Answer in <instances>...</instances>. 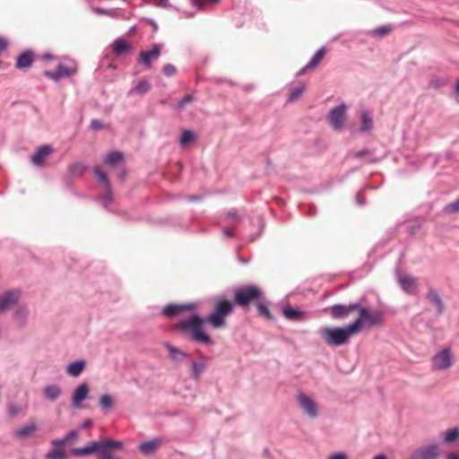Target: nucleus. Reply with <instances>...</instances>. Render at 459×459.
<instances>
[{
  "instance_id": "20",
  "label": "nucleus",
  "mask_w": 459,
  "mask_h": 459,
  "mask_svg": "<svg viewBox=\"0 0 459 459\" xmlns=\"http://www.w3.org/2000/svg\"><path fill=\"white\" fill-rule=\"evenodd\" d=\"M85 365L83 359L74 361L67 366L66 373L71 377H77L83 371Z\"/></svg>"
},
{
  "instance_id": "58",
  "label": "nucleus",
  "mask_w": 459,
  "mask_h": 459,
  "mask_svg": "<svg viewBox=\"0 0 459 459\" xmlns=\"http://www.w3.org/2000/svg\"><path fill=\"white\" fill-rule=\"evenodd\" d=\"M373 459H387V456L384 454H379L376 455Z\"/></svg>"
},
{
  "instance_id": "19",
  "label": "nucleus",
  "mask_w": 459,
  "mask_h": 459,
  "mask_svg": "<svg viewBox=\"0 0 459 459\" xmlns=\"http://www.w3.org/2000/svg\"><path fill=\"white\" fill-rule=\"evenodd\" d=\"M282 313L284 316L289 320L293 321H303L306 319V315L303 311L299 308L291 307L290 306H286L282 309Z\"/></svg>"
},
{
  "instance_id": "3",
  "label": "nucleus",
  "mask_w": 459,
  "mask_h": 459,
  "mask_svg": "<svg viewBox=\"0 0 459 459\" xmlns=\"http://www.w3.org/2000/svg\"><path fill=\"white\" fill-rule=\"evenodd\" d=\"M454 364V355L450 348H445L431 358V368L435 371H444Z\"/></svg>"
},
{
  "instance_id": "60",
  "label": "nucleus",
  "mask_w": 459,
  "mask_h": 459,
  "mask_svg": "<svg viewBox=\"0 0 459 459\" xmlns=\"http://www.w3.org/2000/svg\"><path fill=\"white\" fill-rule=\"evenodd\" d=\"M44 57H45V59H47V60H49V59H51V58H52V56H51V55H50V54H46V55L44 56Z\"/></svg>"
},
{
  "instance_id": "47",
  "label": "nucleus",
  "mask_w": 459,
  "mask_h": 459,
  "mask_svg": "<svg viewBox=\"0 0 459 459\" xmlns=\"http://www.w3.org/2000/svg\"><path fill=\"white\" fill-rule=\"evenodd\" d=\"M44 75L53 81H59L60 78H59V75H58V73L57 71L56 72H53V71H45L44 72Z\"/></svg>"
},
{
  "instance_id": "55",
  "label": "nucleus",
  "mask_w": 459,
  "mask_h": 459,
  "mask_svg": "<svg viewBox=\"0 0 459 459\" xmlns=\"http://www.w3.org/2000/svg\"><path fill=\"white\" fill-rule=\"evenodd\" d=\"M97 13H100V14H108L109 12L105 10V9H100V8H96L94 10Z\"/></svg>"
},
{
  "instance_id": "27",
  "label": "nucleus",
  "mask_w": 459,
  "mask_h": 459,
  "mask_svg": "<svg viewBox=\"0 0 459 459\" xmlns=\"http://www.w3.org/2000/svg\"><path fill=\"white\" fill-rule=\"evenodd\" d=\"M46 454L45 457L47 459H67V455L61 446H56Z\"/></svg>"
},
{
  "instance_id": "26",
  "label": "nucleus",
  "mask_w": 459,
  "mask_h": 459,
  "mask_svg": "<svg viewBox=\"0 0 459 459\" xmlns=\"http://www.w3.org/2000/svg\"><path fill=\"white\" fill-rule=\"evenodd\" d=\"M168 351L169 352V357L171 359L176 361H181L187 357V353L172 346L171 344H166Z\"/></svg>"
},
{
  "instance_id": "45",
  "label": "nucleus",
  "mask_w": 459,
  "mask_h": 459,
  "mask_svg": "<svg viewBox=\"0 0 459 459\" xmlns=\"http://www.w3.org/2000/svg\"><path fill=\"white\" fill-rule=\"evenodd\" d=\"M176 67L171 64H167L163 66V74L166 76H172L176 74Z\"/></svg>"
},
{
  "instance_id": "15",
  "label": "nucleus",
  "mask_w": 459,
  "mask_h": 459,
  "mask_svg": "<svg viewBox=\"0 0 459 459\" xmlns=\"http://www.w3.org/2000/svg\"><path fill=\"white\" fill-rule=\"evenodd\" d=\"M162 439L161 438H154L150 441L143 442L139 445V451L143 453V455H149L158 449V447L161 445Z\"/></svg>"
},
{
  "instance_id": "7",
  "label": "nucleus",
  "mask_w": 459,
  "mask_h": 459,
  "mask_svg": "<svg viewBox=\"0 0 459 459\" xmlns=\"http://www.w3.org/2000/svg\"><path fill=\"white\" fill-rule=\"evenodd\" d=\"M299 406L302 411L310 418H316L318 415V410L316 402L308 395L300 393L296 396Z\"/></svg>"
},
{
  "instance_id": "42",
  "label": "nucleus",
  "mask_w": 459,
  "mask_h": 459,
  "mask_svg": "<svg viewBox=\"0 0 459 459\" xmlns=\"http://www.w3.org/2000/svg\"><path fill=\"white\" fill-rule=\"evenodd\" d=\"M220 0H192L193 5L199 10L203 9L205 4H217Z\"/></svg>"
},
{
  "instance_id": "34",
  "label": "nucleus",
  "mask_w": 459,
  "mask_h": 459,
  "mask_svg": "<svg viewBox=\"0 0 459 459\" xmlns=\"http://www.w3.org/2000/svg\"><path fill=\"white\" fill-rule=\"evenodd\" d=\"M78 437V432L76 430H71L69 431L64 439H55L52 441L53 446H61L65 441H68L70 439L77 438Z\"/></svg>"
},
{
  "instance_id": "6",
  "label": "nucleus",
  "mask_w": 459,
  "mask_h": 459,
  "mask_svg": "<svg viewBox=\"0 0 459 459\" xmlns=\"http://www.w3.org/2000/svg\"><path fill=\"white\" fill-rule=\"evenodd\" d=\"M347 106L345 103L333 108L328 115V120L334 130L340 131L344 127Z\"/></svg>"
},
{
  "instance_id": "32",
  "label": "nucleus",
  "mask_w": 459,
  "mask_h": 459,
  "mask_svg": "<svg viewBox=\"0 0 459 459\" xmlns=\"http://www.w3.org/2000/svg\"><path fill=\"white\" fill-rule=\"evenodd\" d=\"M304 91H305L304 84L290 89L289 98H288L289 101L293 102V101L297 100L302 95Z\"/></svg>"
},
{
  "instance_id": "5",
  "label": "nucleus",
  "mask_w": 459,
  "mask_h": 459,
  "mask_svg": "<svg viewBox=\"0 0 459 459\" xmlns=\"http://www.w3.org/2000/svg\"><path fill=\"white\" fill-rule=\"evenodd\" d=\"M366 308L365 307H361L360 303L354 302L350 303L348 305L342 304H335L328 308L330 315L333 318L335 319H345L349 317V316L354 312L359 311V315L360 314L361 309Z\"/></svg>"
},
{
  "instance_id": "25",
  "label": "nucleus",
  "mask_w": 459,
  "mask_h": 459,
  "mask_svg": "<svg viewBox=\"0 0 459 459\" xmlns=\"http://www.w3.org/2000/svg\"><path fill=\"white\" fill-rule=\"evenodd\" d=\"M36 428L37 427L34 422L28 423L25 426H22L20 429H16L15 436L19 438L30 437L35 432Z\"/></svg>"
},
{
  "instance_id": "56",
  "label": "nucleus",
  "mask_w": 459,
  "mask_h": 459,
  "mask_svg": "<svg viewBox=\"0 0 459 459\" xmlns=\"http://www.w3.org/2000/svg\"><path fill=\"white\" fill-rule=\"evenodd\" d=\"M91 424V421L90 420H87L82 423L81 429H85V428L89 427Z\"/></svg>"
},
{
  "instance_id": "40",
  "label": "nucleus",
  "mask_w": 459,
  "mask_h": 459,
  "mask_svg": "<svg viewBox=\"0 0 459 459\" xmlns=\"http://www.w3.org/2000/svg\"><path fill=\"white\" fill-rule=\"evenodd\" d=\"M69 170L72 175H81L85 170V166L82 163H75L70 166Z\"/></svg>"
},
{
  "instance_id": "22",
  "label": "nucleus",
  "mask_w": 459,
  "mask_h": 459,
  "mask_svg": "<svg viewBox=\"0 0 459 459\" xmlns=\"http://www.w3.org/2000/svg\"><path fill=\"white\" fill-rule=\"evenodd\" d=\"M361 126L359 131L361 133H368L373 128V118L371 114L367 110L361 111Z\"/></svg>"
},
{
  "instance_id": "57",
  "label": "nucleus",
  "mask_w": 459,
  "mask_h": 459,
  "mask_svg": "<svg viewBox=\"0 0 459 459\" xmlns=\"http://www.w3.org/2000/svg\"><path fill=\"white\" fill-rule=\"evenodd\" d=\"M188 199H189L190 201H198V200H200V199H201V196H199V195H189V196H188Z\"/></svg>"
},
{
  "instance_id": "9",
  "label": "nucleus",
  "mask_w": 459,
  "mask_h": 459,
  "mask_svg": "<svg viewBox=\"0 0 459 459\" xmlns=\"http://www.w3.org/2000/svg\"><path fill=\"white\" fill-rule=\"evenodd\" d=\"M20 291L12 290L0 295V313L14 306L20 299Z\"/></svg>"
},
{
  "instance_id": "52",
  "label": "nucleus",
  "mask_w": 459,
  "mask_h": 459,
  "mask_svg": "<svg viewBox=\"0 0 459 459\" xmlns=\"http://www.w3.org/2000/svg\"><path fill=\"white\" fill-rule=\"evenodd\" d=\"M223 235L224 237L226 238H231L234 236V232H233V230L231 229H229V228H226L223 230Z\"/></svg>"
},
{
  "instance_id": "37",
  "label": "nucleus",
  "mask_w": 459,
  "mask_h": 459,
  "mask_svg": "<svg viewBox=\"0 0 459 459\" xmlns=\"http://www.w3.org/2000/svg\"><path fill=\"white\" fill-rule=\"evenodd\" d=\"M106 193L100 197V202L103 206L108 207L113 201V195L111 192V186H109V188H105Z\"/></svg>"
},
{
  "instance_id": "43",
  "label": "nucleus",
  "mask_w": 459,
  "mask_h": 459,
  "mask_svg": "<svg viewBox=\"0 0 459 459\" xmlns=\"http://www.w3.org/2000/svg\"><path fill=\"white\" fill-rule=\"evenodd\" d=\"M391 31V26H382L380 28L375 29L372 31L374 36H384L388 34Z\"/></svg>"
},
{
  "instance_id": "31",
  "label": "nucleus",
  "mask_w": 459,
  "mask_h": 459,
  "mask_svg": "<svg viewBox=\"0 0 459 459\" xmlns=\"http://www.w3.org/2000/svg\"><path fill=\"white\" fill-rule=\"evenodd\" d=\"M195 134L193 131L184 130L181 134V137L179 139V143L181 146H186L187 143L195 141Z\"/></svg>"
},
{
  "instance_id": "24",
  "label": "nucleus",
  "mask_w": 459,
  "mask_h": 459,
  "mask_svg": "<svg viewBox=\"0 0 459 459\" xmlns=\"http://www.w3.org/2000/svg\"><path fill=\"white\" fill-rule=\"evenodd\" d=\"M131 48V44L125 39H118L114 41L113 51L117 56H121Z\"/></svg>"
},
{
  "instance_id": "11",
  "label": "nucleus",
  "mask_w": 459,
  "mask_h": 459,
  "mask_svg": "<svg viewBox=\"0 0 459 459\" xmlns=\"http://www.w3.org/2000/svg\"><path fill=\"white\" fill-rule=\"evenodd\" d=\"M196 307L195 304H169L162 308V314L168 317L174 316L185 310H193Z\"/></svg>"
},
{
  "instance_id": "21",
  "label": "nucleus",
  "mask_w": 459,
  "mask_h": 459,
  "mask_svg": "<svg viewBox=\"0 0 459 459\" xmlns=\"http://www.w3.org/2000/svg\"><path fill=\"white\" fill-rule=\"evenodd\" d=\"M151 89V84L146 80H140L136 82V84L129 90L128 95L136 94L139 96H143L147 93Z\"/></svg>"
},
{
  "instance_id": "41",
  "label": "nucleus",
  "mask_w": 459,
  "mask_h": 459,
  "mask_svg": "<svg viewBox=\"0 0 459 459\" xmlns=\"http://www.w3.org/2000/svg\"><path fill=\"white\" fill-rule=\"evenodd\" d=\"M257 309L261 316H263L270 320L273 319V316L265 305H264L262 303H258Z\"/></svg>"
},
{
  "instance_id": "33",
  "label": "nucleus",
  "mask_w": 459,
  "mask_h": 459,
  "mask_svg": "<svg viewBox=\"0 0 459 459\" xmlns=\"http://www.w3.org/2000/svg\"><path fill=\"white\" fill-rule=\"evenodd\" d=\"M99 405L105 411H108L113 406V399L109 394H104L100 398Z\"/></svg>"
},
{
  "instance_id": "54",
  "label": "nucleus",
  "mask_w": 459,
  "mask_h": 459,
  "mask_svg": "<svg viewBox=\"0 0 459 459\" xmlns=\"http://www.w3.org/2000/svg\"><path fill=\"white\" fill-rule=\"evenodd\" d=\"M360 193L361 192H359L358 195H357V197H356V200H357V203L360 205L364 204H365V201L360 197Z\"/></svg>"
},
{
  "instance_id": "2",
  "label": "nucleus",
  "mask_w": 459,
  "mask_h": 459,
  "mask_svg": "<svg viewBox=\"0 0 459 459\" xmlns=\"http://www.w3.org/2000/svg\"><path fill=\"white\" fill-rule=\"evenodd\" d=\"M382 319V313L372 311L370 308H363L359 316L346 326H325L319 329V333L324 342L332 346H341L348 342L351 336L359 333L363 326L373 327L377 325Z\"/></svg>"
},
{
  "instance_id": "38",
  "label": "nucleus",
  "mask_w": 459,
  "mask_h": 459,
  "mask_svg": "<svg viewBox=\"0 0 459 459\" xmlns=\"http://www.w3.org/2000/svg\"><path fill=\"white\" fill-rule=\"evenodd\" d=\"M439 452H440V449L437 445H431V446H429L424 450V455L426 457H436L439 455Z\"/></svg>"
},
{
  "instance_id": "16",
  "label": "nucleus",
  "mask_w": 459,
  "mask_h": 459,
  "mask_svg": "<svg viewBox=\"0 0 459 459\" xmlns=\"http://www.w3.org/2000/svg\"><path fill=\"white\" fill-rule=\"evenodd\" d=\"M43 394L47 400L55 402L61 396L62 389L56 384L48 385L43 389Z\"/></svg>"
},
{
  "instance_id": "59",
  "label": "nucleus",
  "mask_w": 459,
  "mask_h": 459,
  "mask_svg": "<svg viewBox=\"0 0 459 459\" xmlns=\"http://www.w3.org/2000/svg\"><path fill=\"white\" fill-rule=\"evenodd\" d=\"M455 92L459 94V80L457 81L455 85Z\"/></svg>"
},
{
  "instance_id": "13",
  "label": "nucleus",
  "mask_w": 459,
  "mask_h": 459,
  "mask_svg": "<svg viewBox=\"0 0 459 459\" xmlns=\"http://www.w3.org/2000/svg\"><path fill=\"white\" fill-rule=\"evenodd\" d=\"M427 299L429 301V303L436 307L438 315H442L444 313L445 305L438 291L436 289L430 288L429 290Z\"/></svg>"
},
{
  "instance_id": "61",
  "label": "nucleus",
  "mask_w": 459,
  "mask_h": 459,
  "mask_svg": "<svg viewBox=\"0 0 459 459\" xmlns=\"http://www.w3.org/2000/svg\"><path fill=\"white\" fill-rule=\"evenodd\" d=\"M163 6H167L169 0H160Z\"/></svg>"
},
{
  "instance_id": "46",
  "label": "nucleus",
  "mask_w": 459,
  "mask_h": 459,
  "mask_svg": "<svg viewBox=\"0 0 459 459\" xmlns=\"http://www.w3.org/2000/svg\"><path fill=\"white\" fill-rule=\"evenodd\" d=\"M193 100L192 95H186L184 96L178 102V108H182L185 105L191 102Z\"/></svg>"
},
{
  "instance_id": "23",
  "label": "nucleus",
  "mask_w": 459,
  "mask_h": 459,
  "mask_svg": "<svg viewBox=\"0 0 459 459\" xmlns=\"http://www.w3.org/2000/svg\"><path fill=\"white\" fill-rule=\"evenodd\" d=\"M98 449V441H91L85 446L75 448L73 454L77 456H84L95 453Z\"/></svg>"
},
{
  "instance_id": "10",
  "label": "nucleus",
  "mask_w": 459,
  "mask_h": 459,
  "mask_svg": "<svg viewBox=\"0 0 459 459\" xmlns=\"http://www.w3.org/2000/svg\"><path fill=\"white\" fill-rule=\"evenodd\" d=\"M89 386L86 384L79 385L72 394V404L74 408H80L82 402L84 401L89 394Z\"/></svg>"
},
{
  "instance_id": "51",
  "label": "nucleus",
  "mask_w": 459,
  "mask_h": 459,
  "mask_svg": "<svg viewBox=\"0 0 459 459\" xmlns=\"http://www.w3.org/2000/svg\"><path fill=\"white\" fill-rule=\"evenodd\" d=\"M369 152L368 149H363L361 151L357 152L354 156L358 159L363 158L365 155H367Z\"/></svg>"
},
{
  "instance_id": "30",
  "label": "nucleus",
  "mask_w": 459,
  "mask_h": 459,
  "mask_svg": "<svg viewBox=\"0 0 459 459\" xmlns=\"http://www.w3.org/2000/svg\"><path fill=\"white\" fill-rule=\"evenodd\" d=\"M206 365L202 362L192 361L191 376L193 378H199L200 375L204 371Z\"/></svg>"
},
{
  "instance_id": "1",
  "label": "nucleus",
  "mask_w": 459,
  "mask_h": 459,
  "mask_svg": "<svg viewBox=\"0 0 459 459\" xmlns=\"http://www.w3.org/2000/svg\"><path fill=\"white\" fill-rule=\"evenodd\" d=\"M264 299V292L255 285H245L235 290L233 302L222 300L216 304L212 313L205 317L198 315H192L186 319L180 320L175 327L190 335L192 341L206 345H212L211 336L204 331L203 325L208 324L215 329H221L226 326V317L233 311V303L240 307H247L251 302L260 301Z\"/></svg>"
},
{
  "instance_id": "39",
  "label": "nucleus",
  "mask_w": 459,
  "mask_h": 459,
  "mask_svg": "<svg viewBox=\"0 0 459 459\" xmlns=\"http://www.w3.org/2000/svg\"><path fill=\"white\" fill-rule=\"evenodd\" d=\"M444 212L446 213H454L459 212V197L455 201L447 204L444 207Z\"/></svg>"
},
{
  "instance_id": "17",
  "label": "nucleus",
  "mask_w": 459,
  "mask_h": 459,
  "mask_svg": "<svg viewBox=\"0 0 459 459\" xmlns=\"http://www.w3.org/2000/svg\"><path fill=\"white\" fill-rule=\"evenodd\" d=\"M324 54H325V48H319L316 54L312 56V58L310 59V61L303 67L301 68L298 73H297V76H300L302 75L303 74H305V72L308 69H312L314 67H316L319 63L320 61L322 60L323 56H324Z\"/></svg>"
},
{
  "instance_id": "35",
  "label": "nucleus",
  "mask_w": 459,
  "mask_h": 459,
  "mask_svg": "<svg viewBox=\"0 0 459 459\" xmlns=\"http://www.w3.org/2000/svg\"><path fill=\"white\" fill-rule=\"evenodd\" d=\"M94 174L104 184L105 188H109L110 184L108 176L100 167L94 168Z\"/></svg>"
},
{
  "instance_id": "53",
  "label": "nucleus",
  "mask_w": 459,
  "mask_h": 459,
  "mask_svg": "<svg viewBox=\"0 0 459 459\" xmlns=\"http://www.w3.org/2000/svg\"><path fill=\"white\" fill-rule=\"evenodd\" d=\"M228 217L230 219H234V220L238 219V212L236 210L229 211Z\"/></svg>"
},
{
  "instance_id": "48",
  "label": "nucleus",
  "mask_w": 459,
  "mask_h": 459,
  "mask_svg": "<svg viewBox=\"0 0 459 459\" xmlns=\"http://www.w3.org/2000/svg\"><path fill=\"white\" fill-rule=\"evenodd\" d=\"M8 411L10 415L15 416L21 411V407L16 404H10L8 406Z\"/></svg>"
},
{
  "instance_id": "8",
  "label": "nucleus",
  "mask_w": 459,
  "mask_h": 459,
  "mask_svg": "<svg viewBox=\"0 0 459 459\" xmlns=\"http://www.w3.org/2000/svg\"><path fill=\"white\" fill-rule=\"evenodd\" d=\"M160 56V46L154 45L151 50L141 51L139 54V63L145 68L150 69L153 61Z\"/></svg>"
},
{
  "instance_id": "49",
  "label": "nucleus",
  "mask_w": 459,
  "mask_h": 459,
  "mask_svg": "<svg viewBox=\"0 0 459 459\" xmlns=\"http://www.w3.org/2000/svg\"><path fill=\"white\" fill-rule=\"evenodd\" d=\"M91 128L93 130H100L104 128V126L100 120L93 119L91 123Z\"/></svg>"
},
{
  "instance_id": "28",
  "label": "nucleus",
  "mask_w": 459,
  "mask_h": 459,
  "mask_svg": "<svg viewBox=\"0 0 459 459\" xmlns=\"http://www.w3.org/2000/svg\"><path fill=\"white\" fill-rule=\"evenodd\" d=\"M124 155L121 152H112L106 156L105 162L109 165H116L121 162Z\"/></svg>"
},
{
  "instance_id": "44",
  "label": "nucleus",
  "mask_w": 459,
  "mask_h": 459,
  "mask_svg": "<svg viewBox=\"0 0 459 459\" xmlns=\"http://www.w3.org/2000/svg\"><path fill=\"white\" fill-rule=\"evenodd\" d=\"M28 310L26 307H21L15 312V318L19 321L23 322L27 317Z\"/></svg>"
},
{
  "instance_id": "18",
  "label": "nucleus",
  "mask_w": 459,
  "mask_h": 459,
  "mask_svg": "<svg viewBox=\"0 0 459 459\" xmlns=\"http://www.w3.org/2000/svg\"><path fill=\"white\" fill-rule=\"evenodd\" d=\"M34 61V52L26 50L17 57L16 67L19 69L30 67Z\"/></svg>"
},
{
  "instance_id": "4",
  "label": "nucleus",
  "mask_w": 459,
  "mask_h": 459,
  "mask_svg": "<svg viewBox=\"0 0 459 459\" xmlns=\"http://www.w3.org/2000/svg\"><path fill=\"white\" fill-rule=\"evenodd\" d=\"M122 446L123 443L121 441L105 437L100 438L98 440V449L96 451L99 454L98 459H120L118 456L112 454V450L119 449Z\"/></svg>"
},
{
  "instance_id": "14",
  "label": "nucleus",
  "mask_w": 459,
  "mask_h": 459,
  "mask_svg": "<svg viewBox=\"0 0 459 459\" xmlns=\"http://www.w3.org/2000/svg\"><path fill=\"white\" fill-rule=\"evenodd\" d=\"M52 148L49 145H42L39 147L36 152L31 155L30 161L34 165H41L45 161V159L51 153Z\"/></svg>"
},
{
  "instance_id": "50",
  "label": "nucleus",
  "mask_w": 459,
  "mask_h": 459,
  "mask_svg": "<svg viewBox=\"0 0 459 459\" xmlns=\"http://www.w3.org/2000/svg\"><path fill=\"white\" fill-rule=\"evenodd\" d=\"M328 459H347L344 453H335L328 457Z\"/></svg>"
},
{
  "instance_id": "36",
  "label": "nucleus",
  "mask_w": 459,
  "mask_h": 459,
  "mask_svg": "<svg viewBox=\"0 0 459 459\" xmlns=\"http://www.w3.org/2000/svg\"><path fill=\"white\" fill-rule=\"evenodd\" d=\"M459 437V429L454 428L446 432L445 441L446 443H452Z\"/></svg>"
},
{
  "instance_id": "29",
  "label": "nucleus",
  "mask_w": 459,
  "mask_h": 459,
  "mask_svg": "<svg viewBox=\"0 0 459 459\" xmlns=\"http://www.w3.org/2000/svg\"><path fill=\"white\" fill-rule=\"evenodd\" d=\"M56 71L58 73L59 78L62 79L73 75L76 72V69L74 67H68L63 64H59L57 65Z\"/></svg>"
},
{
  "instance_id": "12",
  "label": "nucleus",
  "mask_w": 459,
  "mask_h": 459,
  "mask_svg": "<svg viewBox=\"0 0 459 459\" xmlns=\"http://www.w3.org/2000/svg\"><path fill=\"white\" fill-rule=\"evenodd\" d=\"M398 282L401 288L409 294L417 293V281L410 275H398Z\"/></svg>"
}]
</instances>
